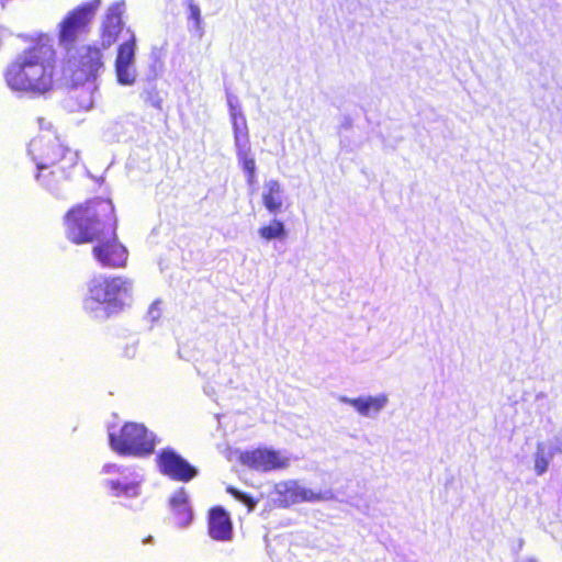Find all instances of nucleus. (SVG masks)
I'll return each instance as SVG.
<instances>
[{"mask_svg":"<svg viewBox=\"0 0 562 562\" xmlns=\"http://www.w3.org/2000/svg\"><path fill=\"white\" fill-rule=\"evenodd\" d=\"M26 43L4 68L3 80L14 93L40 98L55 90L57 85V54L47 33L21 35Z\"/></svg>","mask_w":562,"mask_h":562,"instance_id":"obj_1","label":"nucleus"},{"mask_svg":"<svg viewBox=\"0 0 562 562\" xmlns=\"http://www.w3.org/2000/svg\"><path fill=\"white\" fill-rule=\"evenodd\" d=\"M66 236L74 244L115 246L116 215L111 200L93 198L70 207L65 216Z\"/></svg>","mask_w":562,"mask_h":562,"instance_id":"obj_2","label":"nucleus"},{"mask_svg":"<svg viewBox=\"0 0 562 562\" xmlns=\"http://www.w3.org/2000/svg\"><path fill=\"white\" fill-rule=\"evenodd\" d=\"M29 151L36 162V179L48 184V178L67 179L78 164V154L63 144L55 135H43L33 138Z\"/></svg>","mask_w":562,"mask_h":562,"instance_id":"obj_3","label":"nucleus"},{"mask_svg":"<svg viewBox=\"0 0 562 562\" xmlns=\"http://www.w3.org/2000/svg\"><path fill=\"white\" fill-rule=\"evenodd\" d=\"M111 448L120 456H149L155 450V440L148 429L134 422L125 423L117 432L109 435Z\"/></svg>","mask_w":562,"mask_h":562,"instance_id":"obj_4","label":"nucleus"},{"mask_svg":"<svg viewBox=\"0 0 562 562\" xmlns=\"http://www.w3.org/2000/svg\"><path fill=\"white\" fill-rule=\"evenodd\" d=\"M101 0L85 2L69 11L58 24V42L70 48L79 36L85 33L101 5Z\"/></svg>","mask_w":562,"mask_h":562,"instance_id":"obj_5","label":"nucleus"},{"mask_svg":"<svg viewBox=\"0 0 562 562\" xmlns=\"http://www.w3.org/2000/svg\"><path fill=\"white\" fill-rule=\"evenodd\" d=\"M131 283L122 277H95L88 284V296L83 301L86 311H94L97 305H116L120 295L125 293Z\"/></svg>","mask_w":562,"mask_h":562,"instance_id":"obj_6","label":"nucleus"},{"mask_svg":"<svg viewBox=\"0 0 562 562\" xmlns=\"http://www.w3.org/2000/svg\"><path fill=\"white\" fill-rule=\"evenodd\" d=\"M159 472L175 482L188 483L195 479L199 470L171 448L161 449L156 456Z\"/></svg>","mask_w":562,"mask_h":562,"instance_id":"obj_7","label":"nucleus"},{"mask_svg":"<svg viewBox=\"0 0 562 562\" xmlns=\"http://www.w3.org/2000/svg\"><path fill=\"white\" fill-rule=\"evenodd\" d=\"M239 461L248 469L258 472L283 470L290 465V459L281 451L266 447L244 451Z\"/></svg>","mask_w":562,"mask_h":562,"instance_id":"obj_8","label":"nucleus"},{"mask_svg":"<svg viewBox=\"0 0 562 562\" xmlns=\"http://www.w3.org/2000/svg\"><path fill=\"white\" fill-rule=\"evenodd\" d=\"M126 32L128 33V38L117 47L114 68L117 82L122 86H132L136 81L134 67L136 36L130 29H127Z\"/></svg>","mask_w":562,"mask_h":562,"instance_id":"obj_9","label":"nucleus"},{"mask_svg":"<svg viewBox=\"0 0 562 562\" xmlns=\"http://www.w3.org/2000/svg\"><path fill=\"white\" fill-rule=\"evenodd\" d=\"M103 65V54L98 46H83L75 57L76 72L86 80L93 79Z\"/></svg>","mask_w":562,"mask_h":562,"instance_id":"obj_10","label":"nucleus"},{"mask_svg":"<svg viewBox=\"0 0 562 562\" xmlns=\"http://www.w3.org/2000/svg\"><path fill=\"white\" fill-rule=\"evenodd\" d=\"M207 533L215 541L226 542L233 539V522L222 506H214L207 513Z\"/></svg>","mask_w":562,"mask_h":562,"instance_id":"obj_11","label":"nucleus"},{"mask_svg":"<svg viewBox=\"0 0 562 562\" xmlns=\"http://www.w3.org/2000/svg\"><path fill=\"white\" fill-rule=\"evenodd\" d=\"M279 502L283 507H289L299 503H314L325 499V495L318 491H313L301 486L296 482H286L278 491Z\"/></svg>","mask_w":562,"mask_h":562,"instance_id":"obj_12","label":"nucleus"},{"mask_svg":"<svg viewBox=\"0 0 562 562\" xmlns=\"http://www.w3.org/2000/svg\"><path fill=\"white\" fill-rule=\"evenodd\" d=\"M125 10V1L121 0L109 5L103 24L102 37L104 46H111L115 43L123 30V13Z\"/></svg>","mask_w":562,"mask_h":562,"instance_id":"obj_13","label":"nucleus"},{"mask_svg":"<svg viewBox=\"0 0 562 562\" xmlns=\"http://www.w3.org/2000/svg\"><path fill=\"white\" fill-rule=\"evenodd\" d=\"M168 506L175 524L179 527H187L193 520V510L190 504L189 494L184 487L177 488L168 499Z\"/></svg>","mask_w":562,"mask_h":562,"instance_id":"obj_14","label":"nucleus"},{"mask_svg":"<svg viewBox=\"0 0 562 562\" xmlns=\"http://www.w3.org/2000/svg\"><path fill=\"white\" fill-rule=\"evenodd\" d=\"M95 259L104 268H122L127 261V248H93Z\"/></svg>","mask_w":562,"mask_h":562,"instance_id":"obj_15","label":"nucleus"},{"mask_svg":"<svg viewBox=\"0 0 562 562\" xmlns=\"http://www.w3.org/2000/svg\"><path fill=\"white\" fill-rule=\"evenodd\" d=\"M262 203L271 214H278L283 207V189L278 180H270L265 184Z\"/></svg>","mask_w":562,"mask_h":562,"instance_id":"obj_16","label":"nucleus"},{"mask_svg":"<svg viewBox=\"0 0 562 562\" xmlns=\"http://www.w3.org/2000/svg\"><path fill=\"white\" fill-rule=\"evenodd\" d=\"M355 409L363 416H370L379 413L386 404L387 397L385 395L357 397L346 400Z\"/></svg>","mask_w":562,"mask_h":562,"instance_id":"obj_17","label":"nucleus"},{"mask_svg":"<svg viewBox=\"0 0 562 562\" xmlns=\"http://www.w3.org/2000/svg\"><path fill=\"white\" fill-rule=\"evenodd\" d=\"M237 158L247 176V183L249 186H254L257 181L256 179V161L249 154V148L247 146H239L237 148Z\"/></svg>","mask_w":562,"mask_h":562,"instance_id":"obj_18","label":"nucleus"},{"mask_svg":"<svg viewBox=\"0 0 562 562\" xmlns=\"http://www.w3.org/2000/svg\"><path fill=\"white\" fill-rule=\"evenodd\" d=\"M232 123L234 128V138L236 148L239 146H247L248 144V128L246 119L238 113L232 115Z\"/></svg>","mask_w":562,"mask_h":562,"instance_id":"obj_19","label":"nucleus"},{"mask_svg":"<svg viewBox=\"0 0 562 562\" xmlns=\"http://www.w3.org/2000/svg\"><path fill=\"white\" fill-rule=\"evenodd\" d=\"M286 232L284 225L281 221L273 220L268 225L261 226L259 228V235L266 239H282L284 238Z\"/></svg>","mask_w":562,"mask_h":562,"instance_id":"obj_20","label":"nucleus"},{"mask_svg":"<svg viewBox=\"0 0 562 562\" xmlns=\"http://www.w3.org/2000/svg\"><path fill=\"white\" fill-rule=\"evenodd\" d=\"M549 454L544 452V447L542 445L537 446V451L535 453V471L537 475H542L549 467Z\"/></svg>","mask_w":562,"mask_h":562,"instance_id":"obj_21","label":"nucleus"},{"mask_svg":"<svg viewBox=\"0 0 562 562\" xmlns=\"http://www.w3.org/2000/svg\"><path fill=\"white\" fill-rule=\"evenodd\" d=\"M145 103L156 110L162 109V99L159 91L156 88L145 89L143 93Z\"/></svg>","mask_w":562,"mask_h":562,"instance_id":"obj_22","label":"nucleus"},{"mask_svg":"<svg viewBox=\"0 0 562 562\" xmlns=\"http://www.w3.org/2000/svg\"><path fill=\"white\" fill-rule=\"evenodd\" d=\"M108 486L112 490L115 496L127 495L130 491H135V484H122L119 481H109Z\"/></svg>","mask_w":562,"mask_h":562,"instance_id":"obj_23","label":"nucleus"},{"mask_svg":"<svg viewBox=\"0 0 562 562\" xmlns=\"http://www.w3.org/2000/svg\"><path fill=\"white\" fill-rule=\"evenodd\" d=\"M189 19L194 22L195 29L202 30V19L200 8L192 1L188 3Z\"/></svg>","mask_w":562,"mask_h":562,"instance_id":"obj_24","label":"nucleus"},{"mask_svg":"<svg viewBox=\"0 0 562 562\" xmlns=\"http://www.w3.org/2000/svg\"><path fill=\"white\" fill-rule=\"evenodd\" d=\"M228 492L232 495H234L237 499H239L243 503L247 504L249 507H254L255 506V502H254V499L249 495H247V494H245V493H243L240 491H237V490H235L233 487L228 488Z\"/></svg>","mask_w":562,"mask_h":562,"instance_id":"obj_25","label":"nucleus"},{"mask_svg":"<svg viewBox=\"0 0 562 562\" xmlns=\"http://www.w3.org/2000/svg\"><path fill=\"white\" fill-rule=\"evenodd\" d=\"M554 453H562V438L557 441L555 447L549 452V458H552Z\"/></svg>","mask_w":562,"mask_h":562,"instance_id":"obj_26","label":"nucleus"},{"mask_svg":"<svg viewBox=\"0 0 562 562\" xmlns=\"http://www.w3.org/2000/svg\"><path fill=\"white\" fill-rule=\"evenodd\" d=\"M114 470H116V465L115 464H108V465H105L103 468V471L106 472V473L112 472Z\"/></svg>","mask_w":562,"mask_h":562,"instance_id":"obj_27","label":"nucleus"},{"mask_svg":"<svg viewBox=\"0 0 562 562\" xmlns=\"http://www.w3.org/2000/svg\"><path fill=\"white\" fill-rule=\"evenodd\" d=\"M3 40H4V32L0 29V47L3 44Z\"/></svg>","mask_w":562,"mask_h":562,"instance_id":"obj_28","label":"nucleus"}]
</instances>
